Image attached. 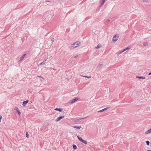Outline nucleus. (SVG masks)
Instances as JSON below:
<instances>
[{
  "label": "nucleus",
  "instance_id": "obj_30",
  "mask_svg": "<svg viewBox=\"0 0 151 151\" xmlns=\"http://www.w3.org/2000/svg\"><path fill=\"white\" fill-rule=\"evenodd\" d=\"M73 127L74 128H76V126H73Z\"/></svg>",
  "mask_w": 151,
  "mask_h": 151
},
{
  "label": "nucleus",
  "instance_id": "obj_22",
  "mask_svg": "<svg viewBox=\"0 0 151 151\" xmlns=\"http://www.w3.org/2000/svg\"><path fill=\"white\" fill-rule=\"evenodd\" d=\"M29 136V134L27 133V132L26 134V137L28 138Z\"/></svg>",
  "mask_w": 151,
  "mask_h": 151
},
{
  "label": "nucleus",
  "instance_id": "obj_15",
  "mask_svg": "<svg viewBox=\"0 0 151 151\" xmlns=\"http://www.w3.org/2000/svg\"><path fill=\"white\" fill-rule=\"evenodd\" d=\"M101 47H102V46H101V44H99L98 45L97 47H96V48H97V49Z\"/></svg>",
  "mask_w": 151,
  "mask_h": 151
},
{
  "label": "nucleus",
  "instance_id": "obj_28",
  "mask_svg": "<svg viewBox=\"0 0 151 151\" xmlns=\"http://www.w3.org/2000/svg\"><path fill=\"white\" fill-rule=\"evenodd\" d=\"M151 75V72L149 74V75Z\"/></svg>",
  "mask_w": 151,
  "mask_h": 151
},
{
  "label": "nucleus",
  "instance_id": "obj_26",
  "mask_svg": "<svg viewBox=\"0 0 151 151\" xmlns=\"http://www.w3.org/2000/svg\"><path fill=\"white\" fill-rule=\"evenodd\" d=\"M2 118V116L1 115H0V122H1V119Z\"/></svg>",
  "mask_w": 151,
  "mask_h": 151
},
{
  "label": "nucleus",
  "instance_id": "obj_27",
  "mask_svg": "<svg viewBox=\"0 0 151 151\" xmlns=\"http://www.w3.org/2000/svg\"><path fill=\"white\" fill-rule=\"evenodd\" d=\"M50 2V1H48V0H47H47H46V1H45V2Z\"/></svg>",
  "mask_w": 151,
  "mask_h": 151
},
{
  "label": "nucleus",
  "instance_id": "obj_10",
  "mask_svg": "<svg viewBox=\"0 0 151 151\" xmlns=\"http://www.w3.org/2000/svg\"><path fill=\"white\" fill-rule=\"evenodd\" d=\"M151 132V128L147 131L145 133L146 134H148V133H150Z\"/></svg>",
  "mask_w": 151,
  "mask_h": 151
},
{
  "label": "nucleus",
  "instance_id": "obj_18",
  "mask_svg": "<svg viewBox=\"0 0 151 151\" xmlns=\"http://www.w3.org/2000/svg\"><path fill=\"white\" fill-rule=\"evenodd\" d=\"M146 142L147 145H149L150 142L149 141H146Z\"/></svg>",
  "mask_w": 151,
  "mask_h": 151
},
{
  "label": "nucleus",
  "instance_id": "obj_12",
  "mask_svg": "<svg viewBox=\"0 0 151 151\" xmlns=\"http://www.w3.org/2000/svg\"><path fill=\"white\" fill-rule=\"evenodd\" d=\"M55 110L58 111L60 112H61L62 111V110L60 108H56L55 109Z\"/></svg>",
  "mask_w": 151,
  "mask_h": 151
},
{
  "label": "nucleus",
  "instance_id": "obj_16",
  "mask_svg": "<svg viewBox=\"0 0 151 151\" xmlns=\"http://www.w3.org/2000/svg\"><path fill=\"white\" fill-rule=\"evenodd\" d=\"M76 101V98L72 100L70 102L71 103H73Z\"/></svg>",
  "mask_w": 151,
  "mask_h": 151
},
{
  "label": "nucleus",
  "instance_id": "obj_29",
  "mask_svg": "<svg viewBox=\"0 0 151 151\" xmlns=\"http://www.w3.org/2000/svg\"><path fill=\"white\" fill-rule=\"evenodd\" d=\"M147 151H151V150H148Z\"/></svg>",
  "mask_w": 151,
  "mask_h": 151
},
{
  "label": "nucleus",
  "instance_id": "obj_4",
  "mask_svg": "<svg viewBox=\"0 0 151 151\" xmlns=\"http://www.w3.org/2000/svg\"><path fill=\"white\" fill-rule=\"evenodd\" d=\"M75 44H76V42H75L71 45L70 48V50L73 49L74 48H75L76 47L74 46V45H75Z\"/></svg>",
  "mask_w": 151,
  "mask_h": 151
},
{
  "label": "nucleus",
  "instance_id": "obj_31",
  "mask_svg": "<svg viewBox=\"0 0 151 151\" xmlns=\"http://www.w3.org/2000/svg\"><path fill=\"white\" fill-rule=\"evenodd\" d=\"M74 57L75 58H76V56H74Z\"/></svg>",
  "mask_w": 151,
  "mask_h": 151
},
{
  "label": "nucleus",
  "instance_id": "obj_6",
  "mask_svg": "<svg viewBox=\"0 0 151 151\" xmlns=\"http://www.w3.org/2000/svg\"><path fill=\"white\" fill-rule=\"evenodd\" d=\"M26 54H24L23 55H22V56L21 57L20 59L19 60V61H22V60L24 58L25 55H26Z\"/></svg>",
  "mask_w": 151,
  "mask_h": 151
},
{
  "label": "nucleus",
  "instance_id": "obj_2",
  "mask_svg": "<svg viewBox=\"0 0 151 151\" xmlns=\"http://www.w3.org/2000/svg\"><path fill=\"white\" fill-rule=\"evenodd\" d=\"M119 36L118 35H116L114 36L113 38V40L114 41H116L119 38Z\"/></svg>",
  "mask_w": 151,
  "mask_h": 151
},
{
  "label": "nucleus",
  "instance_id": "obj_24",
  "mask_svg": "<svg viewBox=\"0 0 151 151\" xmlns=\"http://www.w3.org/2000/svg\"><path fill=\"white\" fill-rule=\"evenodd\" d=\"M148 44V43L147 42H145L143 44V45L145 46L146 45Z\"/></svg>",
  "mask_w": 151,
  "mask_h": 151
},
{
  "label": "nucleus",
  "instance_id": "obj_9",
  "mask_svg": "<svg viewBox=\"0 0 151 151\" xmlns=\"http://www.w3.org/2000/svg\"><path fill=\"white\" fill-rule=\"evenodd\" d=\"M130 48L129 47H127V48H125V49H124V50H123L121 52H120V53H122V52L125 51L126 50H128Z\"/></svg>",
  "mask_w": 151,
  "mask_h": 151
},
{
  "label": "nucleus",
  "instance_id": "obj_3",
  "mask_svg": "<svg viewBox=\"0 0 151 151\" xmlns=\"http://www.w3.org/2000/svg\"><path fill=\"white\" fill-rule=\"evenodd\" d=\"M64 117V116H60L58 118L56 119L55 120V121L56 122H58L59 121H60L61 119H63Z\"/></svg>",
  "mask_w": 151,
  "mask_h": 151
},
{
  "label": "nucleus",
  "instance_id": "obj_17",
  "mask_svg": "<svg viewBox=\"0 0 151 151\" xmlns=\"http://www.w3.org/2000/svg\"><path fill=\"white\" fill-rule=\"evenodd\" d=\"M82 128V127L81 126L79 127H77L76 126V129H80Z\"/></svg>",
  "mask_w": 151,
  "mask_h": 151
},
{
  "label": "nucleus",
  "instance_id": "obj_1",
  "mask_svg": "<svg viewBox=\"0 0 151 151\" xmlns=\"http://www.w3.org/2000/svg\"><path fill=\"white\" fill-rule=\"evenodd\" d=\"M77 137H78V139H79V140L80 141L82 142L84 144H87V142L86 141L83 140L81 137H79L78 136Z\"/></svg>",
  "mask_w": 151,
  "mask_h": 151
},
{
  "label": "nucleus",
  "instance_id": "obj_7",
  "mask_svg": "<svg viewBox=\"0 0 151 151\" xmlns=\"http://www.w3.org/2000/svg\"><path fill=\"white\" fill-rule=\"evenodd\" d=\"M15 110L17 112L18 114L19 115H20L21 114V112L18 109V108L17 107H16L15 108Z\"/></svg>",
  "mask_w": 151,
  "mask_h": 151
},
{
  "label": "nucleus",
  "instance_id": "obj_25",
  "mask_svg": "<svg viewBox=\"0 0 151 151\" xmlns=\"http://www.w3.org/2000/svg\"><path fill=\"white\" fill-rule=\"evenodd\" d=\"M51 40L52 42H54L55 40V39L53 38H52L51 39Z\"/></svg>",
  "mask_w": 151,
  "mask_h": 151
},
{
  "label": "nucleus",
  "instance_id": "obj_5",
  "mask_svg": "<svg viewBox=\"0 0 151 151\" xmlns=\"http://www.w3.org/2000/svg\"><path fill=\"white\" fill-rule=\"evenodd\" d=\"M28 102L29 100H28L26 101H24L22 103V106L24 107L25 106Z\"/></svg>",
  "mask_w": 151,
  "mask_h": 151
},
{
  "label": "nucleus",
  "instance_id": "obj_19",
  "mask_svg": "<svg viewBox=\"0 0 151 151\" xmlns=\"http://www.w3.org/2000/svg\"><path fill=\"white\" fill-rule=\"evenodd\" d=\"M45 63L44 62H42L39 65H42V64L43 65V64H45Z\"/></svg>",
  "mask_w": 151,
  "mask_h": 151
},
{
  "label": "nucleus",
  "instance_id": "obj_13",
  "mask_svg": "<svg viewBox=\"0 0 151 151\" xmlns=\"http://www.w3.org/2000/svg\"><path fill=\"white\" fill-rule=\"evenodd\" d=\"M81 42L79 41H77L76 42V47L79 46L80 45Z\"/></svg>",
  "mask_w": 151,
  "mask_h": 151
},
{
  "label": "nucleus",
  "instance_id": "obj_23",
  "mask_svg": "<svg viewBox=\"0 0 151 151\" xmlns=\"http://www.w3.org/2000/svg\"><path fill=\"white\" fill-rule=\"evenodd\" d=\"M84 77L87 78H91V76H84Z\"/></svg>",
  "mask_w": 151,
  "mask_h": 151
},
{
  "label": "nucleus",
  "instance_id": "obj_21",
  "mask_svg": "<svg viewBox=\"0 0 151 151\" xmlns=\"http://www.w3.org/2000/svg\"><path fill=\"white\" fill-rule=\"evenodd\" d=\"M73 149H74L75 150L76 149V145H73Z\"/></svg>",
  "mask_w": 151,
  "mask_h": 151
},
{
  "label": "nucleus",
  "instance_id": "obj_8",
  "mask_svg": "<svg viewBox=\"0 0 151 151\" xmlns=\"http://www.w3.org/2000/svg\"><path fill=\"white\" fill-rule=\"evenodd\" d=\"M108 109H109V108H108V107L107 108H104V109H102V110H100V111H98V112H102V111H105V110H106Z\"/></svg>",
  "mask_w": 151,
  "mask_h": 151
},
{
  "label": "nucleus",
  "instance_id": "obj_14",
  "mask_svg": "<svg viewBox=\"0 0 151 151\" xmlns=\"http://www.w3.org/2000/svg\"><path fill=\"white\" fill-rule=\"evenodd\" d=\"M105 0H103L102 1V2H101V6H102V5H103L104 4L105 2Z\"/></svg>",
  "mask_w": 151,
  "mask_h": 151
},
{
  "label": "nucleus",
  "instance_id": "obj_11",
  "mask_svg": "<svg viewBox=\"0 0 151 151\" xmlns=\"http://www.w3.org/2000/svg\"><path fill=\"white\" fill-rule=\"evenodd\" d=\"M136 78H138L141 79H145V77H143V76H141V77L137 76Z\"/></svg>",
  "mask_w": 151,
  "mask_h": 151
},
{
  "label": "nucleus",
  "instance_id": "obj_20",
  "mask_svg": "<svg viewBox=\"0 0 151 151\" xmlns=\"http://www.w3.org/2000/svg\"><path fill=\"white\" fill-rule=\"evenodd\" d=\"M37 77H38V78H42L43 79H44V78L42 77L41 76H38Z\"/></svg>",
  "mask_w": 151,
  "mask_h": 151
}]
</instances>
